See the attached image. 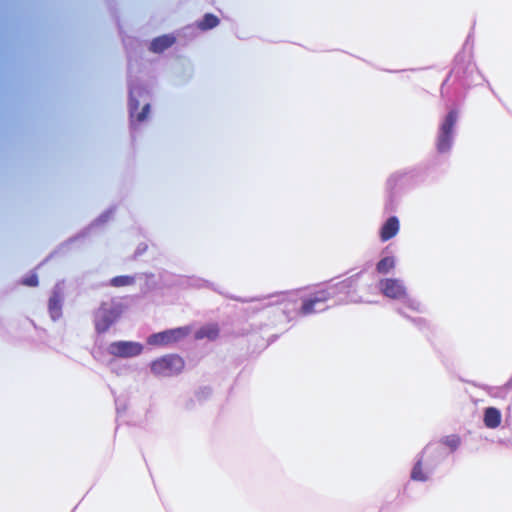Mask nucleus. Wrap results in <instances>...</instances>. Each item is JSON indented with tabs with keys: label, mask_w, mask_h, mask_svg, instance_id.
<instances>
[{
	"label": "nucleus",
	"mask_w": 512,
	"mask_h": 512,
	"mask_svg": "<svg viewBox=\"0 0 512 512\" xmlns=\"http://www.w3.org/2000/svg\"><path fill=\"white\" fill-rule=\"evenodd\" d=\"M191 330L189 326H180L166 329L160 332L150 334L146 342L150 346L167 347L185 339Z\"/></svg>",
	"instance_id": "9"
},
{
	"label": "nucleus",
	"mask_w": 512,
	"mask_h": 512,
	"mask_svg": "<svg viewBox=\"0 0 512 512\" xmlns=\"http://www.w3.org/2000/svg\"><path fill=\"white\" fill-rule=\"evenodd\" d=\"M458 119V109L451 107L439 124L435 139V149L440 156L448 157L452 151Z\"/></svg>",
	"instance_id": "6"
},
{
	"label": "nucleus",
	"mask_w": 512,
	"mask_h": 512,
	"mask_svg": "<svg viewBox=\"0 0 512 512\" xmlns=\"http://www.w3.org/2000/svg\"><path fill=\"white\" fill-rule=\"evenodd\" d=\"M473 47V35L469 33L461 51L471 52Z\"/></svg>",
	"instance_id": "29"
},
{
	"label": "nucleus",
	"mask_w": 512,
	"mask_h": 512,
	"mask_svg": "<svg viewBox=\"0 0 512 512\" xmlns=\"http://www.w3.org/2000/svg\"><path fill=\"white\" fill-rule=\"evenodd\" d=\"M219 18L213 13H205L196 25H187L182 29L185 36H194L196 30L208 31L215 28L219 24Z\"/></svg>",
	"instance_id": "16"
},
{
	"label": "nucleus",
	"mask_w": 512,
	"mask_h": 512,
	"mask_svg": "<svg viewBox=\"0 0 512 512\" xmlns=\"http://www.w3.org/2000/svg\"><path fill=\"white\" fill-rule=\"evenodd\" d=\"M202 282H203L206 286H208V285H209L208 281H204V280H202Z\"/></svg>",
	"instance_id": "35"
},
{
	"label": "nucleus",
	"mask_w": 512,
	"mask_h": 512,
	"mask_svg": "<svg viewBox=\"0 0 512 512\" xmlns=\"http://www.w3.org/2000/svg\"><path fill=\"white\" fill-rule=\"evenodd\" d=\"M431 167L432 161H424L413 167L404 168L414 189L427 181Z\"/></svg>",
	"instance_id": "12"
},
{
	"label": "nucleus",
	"mask_w": 512,
	"mask_h": 512,
	"mask_svg": "<svg viewBox=\"0 0 512 512\" xmlns=\"http://www.w3.org/2000/svg\"><path fill=\"white\" fill-rule=\"evenodd\" d=\"M400 230V221L397 216L390 215L379 230V237L382 242H386L394 238Z\"/></svg>",
	"instance_id": "17"
},
{
	"label": "nucleus",
	"mask_w": 512,
	"mask_h": 512,
	"mask_svg": "<svg viewBox=\"0 0 512 512\" xmlns=\"http://www.w3.org/2000/svg\"><path fill=\"white\" fill-rule=\"evenodd\" d=\"M63 291L59 283H57L52 291L48 300V312L51 319L55 322L62 317V308H63Z\"/></svg>",
	"instance_id": "15"
},
{
	"label": "nucleus",
	"mask_w": 512,
	"mask_h": 512,
	"mask_svg": "<svg viewBox=\"0 0 512 512\" xmlns=\"http://www.w3.org/2000/svg\"><path fill=\"white\" fill-rule=\"evenodd\" d=\"M480 388L486 391V393L493 398L504 400L508 396V392L503 386L481 385Z\"/></svg>",
	"instance_id": "22"
},
{
	"label": "nucleus",
	"mask_w": 512,
	"mask_h": 512,
	"mask_svg": "<svg viewBox=\"0 0 512 512\" xmlns=\"http://www.w3.org/2000/svg\"><path fill=\"white\" fill-rule=\"evenodd\" d=\"M397 313L408 319L419 331L425 332L429 329V324L425 318L422 317H411L405 313L403 308L398 307Z\"/></svg>",
	"instance_id": "21"
},
{
	"label": "nucleus",
	"mask_w": 512,
	"mask_h": 512,
	"mask_svg": "<svg viewBox=\"0 0 512 512\" xmlns=\"http://www.w3.org/2000/svg\"><path fill=\"white\" fill-rule=\"evenodd\" d=\"M143 350L142 343L128 340L113 341L107 347L109 355L121 359L137 357L142 354Z\"/></svg>",
	"instance_id": "10"
},
{
	"label": "nucleus",
	"mask_w": 512,
	"mask_h": 512,
	"mask_svg": "<svg viewBox=\"0 0 512 512\" xmlns=\"http://www.w3.org/2000/svg\"><path fill=\"white\" fill-rule=\"evenodd\" d=\"M414 189L404 169L391 173L384 185V211L395 213L401 203L402 197Z\"/></svg>",
	"instance_id": "4"
},
{
	"label": "nucleus",
	"mask_w": 512,
	"mask_h": 512,
	"mask_svg": "<svg viewBox=\"0 0 512 512\" xmlns=\"http://www.w3.org/2000/svg\"><path fill=\"white\" fill-rule=\"evenodd\" d=\"M402 301H403V304L411 309V310H414V311H418L420 312L421 311V303L414 299V298H411L407 295V293L405 294V296H403L402 298Z\"/></svg>",
	"instance_id": "26"
},
{
	"label": "nucleus",
	"mask_w": 512,
	"mask_h": 512,
	"mask_svg": "<svg viewBox=\"0 0 512 512\" xmlns=\"http://www.w3.org/2000/svg\"><path fill=\"white\" fill-rule=\"evenodd\" d=\"M441 443L450 449V452H455L461 445V438L457 434H451L444 436L441 439Z\"/></svg>",
	"instance_id": "24"
},
{
	"label": "nucleus",
	"mask_w": 512,
	"mask_h": 512,
	"mask_svg": "<svg viewBox=\"0 0 512 512\" xmlns=\"http://www.w3.org/2000/svg\"><path fill=\"white\" fill-rule=\"evenodd\" d=\"M135 283V276L132 275H119L111 278L108 285L112 287H124Z\"/></svg>",
	"instance_id": "23"
},
{
	"label": "nucleus",
	"mask_w": 512,
	"mask_h": 512,
	"mask_svg": "<svg viewBox=\"0 0 512 512\" xmlns=\"http://www.w3.org/2000/svg\"><path fill=\"white\" fill-rule=\"evenodd\" d=\"M501 411L496 407H486L483 411V423L489 429H495L501 424Z\"/></svg>",
	"instance_id": "19"
},
{
	"label": "nucleus",
	"mask_w": 512,
	"mask_h": 512,
	"mask_svg": "<svg viewBox=\"0 0 512 512\" xmlns=\"http://www.w3.org/2000/svg\"><path fill=\"white\" fill-rule=\"evenodd\" d=\"M218 335V330L215 329V330H211L208 334H207V337L210 338V339H215L216 336Z\"/></svg>",
	"instance_id": "33"
},
{
	"label": "nucleus",
	"mask_w": 512,
	"mask_h": 512,
	"mask_svg": "<svg viewBox=\"0 0 512 512\" xmlns=\"http://www.w3.org/2000/svg\"><path fill=\"white\" fill-rule=\"evenodd\" d=\"M116 405V413L120 416L122 413H125L127 406L125 400H122L120 397L115 398Z\"/></svg>",
	"instance_id": "28"
},
{
	"label": "nucleus",
	"mask_w": 512,
	"mask_h": 512,
	"mask_svg": "<svg viewBox=\"0 0 512 512\" xmlns=\"http://www.w3.org/2000/svg\"><path fill=\"white\" fill-rule=\"evenodd\" d=\"M115 211H116V206H110L105 211H103L96 219H94V221L88 227L81 230L75 236L69 238L64 243V245L71 244L79 239L87 237L93 228L101 226V225L105 224L106 222H108L113 217Z\"/></svg>",
	"instance_id": "13"
},
{
	"label": "nucleus",
	"mask_w": 512,
	"mask_h": 512,
	"mask_svg": "<svg viewBox=\"0 0 512 512\" xmlns=\"http://www.w3.org/2000/svg\"><path fill=\"white\" fill-rule=\"evenodd\" d=\"M146 250H147L146 244H144V243L139 244L134 252V258L141 256L142 254L145 253Z\"/></svg>",
	"instance_id": "30"
},
{
	"label": "nucleus",
	"mask_w": 512,
	"mask_h": 512,
	"mask_svg": "<svg viewBox=\"0 0 512 512\" xmlns=\"http://www.w3.org/2000/svg\"><path fill=\"white\" fill-rule=\"evenodd\" d=\"M195 402H196V398H195V399H194V398H189V399L185 402V404H184V408H185L186 410H192V409H194V407H195Z\"/></svg>",
	"instance_id": "31"
},
{
	"label": "nucleus",
	"mask_w": 512,
	"mask_h": 512,
	"mask_svg": "<svg viewBox=\"0 0 512 512\" xmlns=\"http://www.w3.org/2000/svg\"><path fill=\"white\" fill-rule=\"evenodd\" d=\"M445 454L439 444L429 443L417 455L412 467L410 478L413 481L426 482L429 474H432L436 466L443 461Z\"/></svg>",
	"instance_id": "5"
},
{
	"label": "nucleus",
	"mask_w": 512,
	"mask_h": 512,
	"mask_svg": "<svg viewBox=\"0 0 512 512\" xmlns=\"http://www.w3.org/2000/svg\"><path fill=\"white\" fill-rule=\"evenodd\" d=\"M362 273L360 271L342 281L327 285L325 289L315 291L309 297L302 300L297 313L301 316H307L326 311L329 306L324 305L325 302L335 297H339L336 302L337 304L358 302L359 300L353 294L356 292V287Z\"/></svg>",
	"instance_id": "2"
},
{
	"label": "nucleus",
	"mask_w": 512,
	"mask_h": 512,
	"mask_svg": "<svg viewBox=\"0 0 512 512\" xmlns=\"http://www.w3.org/2000/svg\"><path fill=\"white\" fill-rule=\"evenodd\" d=\"M39 283L38 275L35 272H31L21 280V284L28 287H36Z\"/></svg>",
	"instance_id": "27"
},
{
	"label": "nucleus",
	"mask_w": 512,
	"mask_h": 512,
	"mask_svg": "<svg viewBox=\"0 0 512 512\" xmlns=\"http://www.w3.org/2000/svg\"><path fill=\"white\" fill-rule=\"evenodd\" d=\"M505 390L509 393L510 391H512V376L510 377V379L504 384L502 385Z\"/></svg>",
	"instance_id": "32"
},
{
	"label": "nucleus",
	"mask_w": 512,
	"mask_h": 512,
	"mask_svg": "<svg viewBox=\"0 0 512 512\" xmlns=\"http://www.w3.org/2000/svg\"><path fill=\"white\" fill-rule=\"evenodd\" d=\"M175 42L176 37L173 34H164L152 39L149 50L153 53L160 54L172 47Z\"/></svg>",
	"instance_id": "18"
},
{
	"label": "nucleus",
	"mask_w": 512,
	"mask_h": 512,
	"mask_svg": "<svg viewBox=\"0 0 512 512\" xmlns=\"http://www.w3.org/2000/svg\"><path fill=\"white\" fill-rule=\"evenodd\" d=\"M388 72L390 73H397V72H400V70H387Z\"/></svg>",
	"instance_id": "34"
},
{
	"label": "nucleus",
	"mask_w": 512,
	"mask_h": 512,
	"mask_svg": "<svg viewBox=\"0 0 512 512\" xmlns=\"http://www.w3.org/2000/svg\"><path fill=\"white\" fill-rule=\"evenodd\" d=\"M123 314V305L119 302H102L93 312V324L98 336L104 335L115 325Z\"/></svg>",
	"instance_id": "7"
},
{
	"label": "nucleus",
	"mask_w": 512,
	"mask_h": 512,
	"mask_svg": "<svg viewBox=\"0 0 512 512\" xmlns=\"http://www.w3.org/2000/svg\"><path fill=\"white\" fill-rule=\"evenodd\" d=\"M478 80L485 81V78L473 61V54L471 52L459 51L454 57L451 70L441 84V96L449 102L462 100L465 98L468 89L479 84ZM486 82L489 89L496 96L490 83L487 80Z\"/></svg>",
	"instance_id": "1"
},
{
	"label": "nucleus",
	"mask_w": 512,
	"mask_h": 512,
	"mask_svg": "<svg viewBox=\"0 0 512 512\" xmlns=\"http://www.w3.org/2000/svg\"><path fill=\"white\" fill-rule=\"evenodd\" d=\"M149 367L157 377H173L183 371L185 362L178 354H167L151 361Z\"/></svg>",
	"instance_id": "8"
},
{
	"label": "nucleus",
	"mask_w": 512,
	"mask_h": 512,
	"mask_svg": "<svg viewBox=\"0 0 512 512\" xmlns=\"http://www.w3.org/2000/svg\"><path fill=\"white\" fill-rule=\"evenodd\" d=\"M396 265L394 256H384L376 263V271L379 274H388Z\"/></svg>",
	"instance_id": "20"
},
{
	"label": "nucleus",
	"mask_w": 512,
	"mask_h": 512,
	"mask_svg": "<svg viewBox=\"0 0 512 512\" xmlns=\"http://www.w3.org/2000/svg\"><path fill=\"white\" fill-rule=\"evenodd\" d=\"M212 395V388L210 386H202L199 389H197L194 393V396L196 398V401L199 404H203L205 401H207Z\"/></svg>",
	"instance_id": "25"
},
{
	"label": "nucleus",
	"mask_w": 512,
	"mask_h": 512,
	"mask_svg": "<svg viewBox=\"0 0 512 512\" xmlns=\"http://www.w3.org/2000/svg\"><path fill=\"white\" fill-rule=\"evenodd\" d=\"M115 211H116V206H110L105 211H103L96 219H94V221L88 227L81 230L75 236L69 238L64 243V245L71 244L79 239L87 237L93 228L101 226V225L105 224L106 222H108L113 217Z\"/></svg>",
	"instance_id": "14"
},
{
	"label": "nucleus",
	"mask_w": 512,
	"mask_h": 512,
	"mask_svg": "<svg viewBox=\"0 0 512 512\" xmlns=\"http://www.w3.org/2000/svg\"><path fill=\"white\" fill-rule=\"evenodd\" d=\"M379 289L384 296L391 299H401L406 294L403 281L396 278L381 279Z\"/></svg>",
	"instance_id": "11"
},
{
	"label": "nucleus",
	"mask_w": 512,
	"mask_h": 512,
	"mask_svg": "<svg viewBox=\"0 0 512 512\" xmlns=\"http://www.w3.org/2000/svg\"><path fill=\"white\" fill-rule=\"evenodd\" d=\"M151 92L148 86L131 76L128 78V112L130 128L135 130V121H145L151 109Z\"/></svg>",
	"instance_id": "3"
}]
</instances>
